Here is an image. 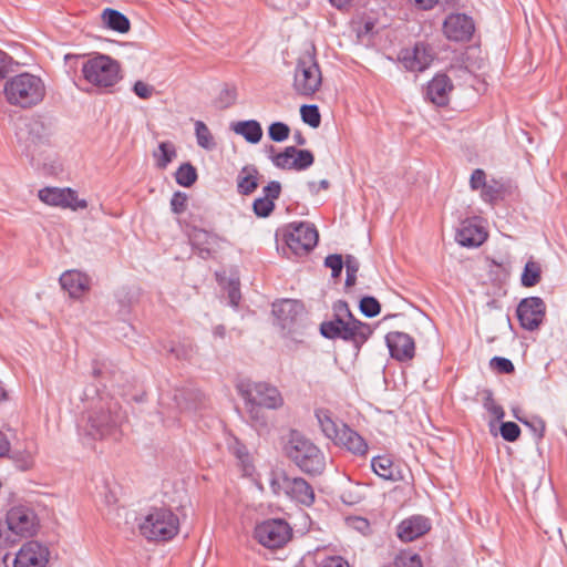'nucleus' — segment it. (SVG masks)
I'll return each mask as SVG.
<instances>
[{"instance_id":"bf43d9fd","label":"nucleus","mask_w":567,"mask_h":567,"mask_svg":"<svg viewBox=\"0 0 567 567\" xmlns=\"http://www.w3.org/2000/svg\"><path fill=\"white\" fill-rule=\"evenodd\" d=\"M239 284L231 281L228 287V299L233 307H237L240 301Z\"/></svg>"},{"instance_id":"c756f323","label":"nucleus","mask_w":567,"mask_h":567,"mask_svg":"<svg viewBox=\"0 0 567 567\" xmlns=\"http://www.w3.org/2000/svg\"><path fill=\"white\" fill-rule=\"evenodd\" d=\"M101 19L105 27L118 33H126L131 29L128 18L115 9H104L101 14Z\"/></svg>"},{"instance_id":"ddd939ff","label":"nucleus","mask_w":567,"mask_h":567,"mask_svg":"<svg viewBox=\"0 0 567 567\" xmlns=\"http://www.w3.org/2000/svg\"><path fill=\"white\" fill-rule=\"evenodd\" d=\"M434 58L433 48L423 41L416 42L413 48L402 49L398 55L403 68L410 72H423L431 65Z\"/></svg>"},{"instance_id":"7ed1b4c3","label":"nucleus","mask_w":567,"mask_h":567,"mask_svg":"<svg viewBox=\"0 0 567 567\" xmlns=\"http://www.w3.org/2000/svg\"><path fill=\"white\" fill-rule=\"evenodd\" d=\"M4 95L11 105L29 109L42 102L45 85L41 78L25 72L6 82Z\"/></svg>"},{"instance_id":"f257e3e1","label":"nucleus","mask_w":567,"mask_h":567,"mask_svg":"<svg viewBox=\"0 0 567 567\" xmlns=\"http://www.w3.org/2000/svg\"><path fill=\"white\" fill-rule=\"evenodd\" d=\"M123 419L120 403L109 394H99L87 410L85 434L93 440L104 439L117 431Z\"/></svg>"},{"instance_id":"4c0bfd02","label":"nucleus","mask_w":567,"mask_h":567,"mask_svg":"<svg viewBox=\"0 0 567 567\" xmlns=\"http://www.w3.org/2000/svg\"><path fill=\"white\" fill-rule=\"evenodd\" d=\"M300 115L302 121L309 126L317 128L321 123V115L317 105H302L300 107Z\"/></svg>"},{"instance_id":"a18cd8bd","label":"nucleus","mask_w":567,"mask_h":567,"mask_svg":"<svg viewBox=\"0 0 567 567\" xmlns=\"http://www.w3.org/2000/svg\"><path fill=\"white\" fill-rule=\"evenodd\" d=\"M502 437L507 442H515L520 435L519 426L512 421L503 422L499 427Z\"/></svg>"},{"instance_id":"20e7f679","label":"nucleus","mask_w":567,"mask_h":567,"mask_svg":"<svg viewBox=\"0 0 567 567\" xmlns=\"http://www.w3.org/2000/svg\"><path fill=\"white\" fill-rule=\"evenodd\" d=\"M179 519L166 507L152 508L140 524L141 534L148 540L166 542L177 535Z\"/></svg>"},{"instance_id":"2f4dec72","label":"nucleus","mask_w":567,"mask_h":567,"mask_svg":"<svg viewBox=\"0 0 567 567\" xmlns=\"http://www.w3.org/2000/svg\"><path fill=\"white\" fill-rule=\"evenodd\" d=\"M371 466L378 476L384 480L395 481L394 464L389 456L373 457L371 461Z\"/></svg>"},{"instance_id":"dca6fc26","label":"nucleus","mask_w":567,"mask_h":567,"mask_svg":"<svg viewBox=\"0 0 567 567\" xmlns=\"http://www.w3.org/2000/svg\"><path fill=\"white\" fill-rule=\"evenodd\" d=\"M270 158L276 167L295 171H305L315 162L312 152L298 150L295 146H287L282 152L271 155Z\"/></svg>"},{"instance_id":"3c124183","label":"nucleus","mask_w":567,"mask_h":567,"mask_svg":"<svg viewBox=\"0 0 567 567\" xmlns=\"http://www.w3.org/2000/svg\"><path fill=\"white\" fill-rule=\"evenodd\" d=\"M502 196V186L497 183L494 184H486L485 187L482 189V198L485 202L494 203L498 200Z\"/></svg>"},{"instance_id":"f704fd0d","label":"nucleus","mask_w":567,"mask_h":567,"mask_svg":"<svg viewBox=\"0 0 567 567\" xmlns=\"http://www.w3.org/2000/svg\"><path fill=\"white\" fill-rule=\"evenodd\" d=\"M175 178L181 186L190 187L197 179L196 168L190 163H184L176 171Z\"/></svg>"},{"instance_id":"ea45409f","label":"nucleus","mask_w":567,"mask_h":567,"mask_svg":"<svg viewBox=\"0 0 567 567\" xmlns=\"http://www.w3.org/2000/svg\"><path fill=\"white\" fill-rule=\"evenodd\" d=\"M344 322V319L334 318L330 321H324L320 324V332L327 339H337Z\"/></svg>"},{"instance_id":"5fc2aeb1","label":"nucleus","mask_w":567,"mask_h":567,"mask_svg":"<svg viewBox=\"0 0 567 567\" xmlns=\"http://www.w3.org/2000/svg\"><path fill=\"white\" fill-rule=\"evenodd\" d=\"M486 175L485 172L481 168H476L473 171L470 178V186L473 190H477L480 188H484L486 185Z\"/></svg>"},{"instance_id":"c9c22d12","label":"nucleus","mask_w":567,"mask_h":567,"mask_svg":"<svg viewBox=\"0 0 567 567\" xmlns=\"http://www.w3.org/2000/svg\"><path fill=\"white\" fill-rule=\"evenodd\" d=\"M195 134L197 138V144L200 147L210 151L216 146L214 137L208 126L204 122L197 121L195 123Z\"/></svg>"},{"instance_id":"864d4df0","label":"nucleus","mask_w":567,"mask_h":567,"mask_svg":"<svg viewBox=\"0 0 567 567\" xmlns=\"http://www.w3.org/2000/svg\"><path fill=\"white\" fill-rule=\"evenodd\" d=\"M133 91L138 97H141L143 100H147V99L152 97V95L155 92V89H154V86H152L143 81H136L133 85Z\"/></svg>"},{"instance_id":"6e6d98bb","label":"nucleus","mask_w":567,"mask_h":567,"mask_svg":"<svg viewBox=\"0 0 567 567\" xmlns=\"http://www.w3.org/2000/svg\"><path fill=\"white\" fill-rule=\"evenodd\" d=\"M13 66L12 58L0 50V80H3L11 73Z\"/></svg>"},{"instance_id":"1a4fd4ad","label":"nucleus","mask_w":567,"mask_h":567,"mask_svg":"<svg viewBox=\"0 0 567 567\" xmlns=\"http://www.w3.org/2000/svg\"><path fill=\"white\" fill-rule=\"evenodd\" d=\"M16 137L27 156H33L34 148L48 141L49 130L40 116L24 117L16 125Z\"/></svg>"},{"instance_id":"c85d7f7f","label":"nucleus","mask_w":567,"mask_h":567,"mask_svg":"<svg viewBox=\"0 0 567 567\" xmlns=\"http://www.w3.org/2000/svg\"><path fill=\"white\" fill-rule=\"evenodd\" d=\"M231 131L243 136L248 143L257 144L262 137V128L256 120L234 122L230 125Z\"/></svg>"},{"instance_id":"9d476101","label":"nucleus","mask_w":567,"mask_h":567,"mask_svg":"<svg viewBox=\"0 0 567 567\" xmlns=\"http://www.w3.org/2000/svg\"><path fill=\"white\" fill-rule=\"evenodd\" d=\"M285 243L296 256H303L311 251L318 243V231L309 223L289 224L284 234Z\"/></svg>"},{"instance_id":"bb28decb","label":"nucleus","mask_w":567,"mask_h":567,"mask_svg":"<svg viewBox=\"0 0 567 567\" xmlns=\"http://www.w3.org/2000/svg\"><path fill=\"white\" fill-rule=\"evenodd\" d=\"M455 238L463 247H478L486 240L487 234L477 225L463 223Z\"/></svg>"},{"instance_id":"0eeeda50","label":"nucleus","mask_w":567,"mask_h":567,"mask_svg":"<svg viewBox=\"0 0 567 567\" xmlns=\"http://www.w3.org/2000/svg\"><path fill=\"white\" fill-rule=\"evenodd\" d=\"M269 483L276 495L285 494L305 506H311L315 502V491L302 477H290L285 471H272Z\"/></svg>"},{"instance_id":"a211bd4d","label":"nucleus","mask_w":567,"mask_h":567,"mask_svg":"<svg viewBox=\"0 0 567 567\" xmlns=\"http://www.w3.org/2000/svg\"><path fill=\"white\" fill-rule=\"evenodd\" d=\"M475 25L471 17L464 13L450 14L443 23L445 37L455 42H465L472 39Z\"/></svg>"},{"instance_id":"58836bf2","label":"nucleus","mask_w":567,"mask_h":567,"mask_svg":"<svg viewBox=\"0 0 567 567\" xmlns=\"http://www.w3.org/2000/svg\"><path fill=\"white\" fill-rule=\"evenodd\" d=\"M360 311L368 318L377 317L381 311V305L374 297L365 296L360 300Z\"/></svg>"},{"instance_id":"cd10ccee","label":"nucleus","mask_w":567,"mask_h":567,"mask_svg":"<svg viewBox=\"0 0 567 567\" xmlns=\"http://www.w3.org/2000/svg\"><path fill=\"white\" fill-rule=\"evenodd\" d=\"M259 178L260 173L255 165L244 166L236 178L238 194L251 195L259 186Z\"/></svg>"},{"instance_id":"a878e982","label":"nucleus","mask_w":567,"mask_h":567,"mask_svg":"<svg viewBox=\"0 0 567 567\" xmlns=\"http://www.w3.org/2000/svg\"><path fill=\"white\" fill-rule=\"evenodd\" d=\"M61 287L69 292L70 297L79 298L89 290L90 280L86 275L78 270H68L59 279Z\"/></svg>"},{"instance_id":"4be33fe9","label":"nucleus","mask_w":567,"mask_h":567,"mask_svg":"<svg viewBox=\"0 0 567 567\" xmlns=\"http://www.w3.org/2000/svg\"><path fill=\"white\" fill-rule=\"evenodd\" d=\"M371 334L372 329L370 324L352 318L346 320L338 338L344 341H351L357 348H360Z\"/></svg>"},{"instance_id":"f3484780","label":"nucleus","mask_w":567,"mask_h":567,"mask_svg":"<svg viewBox=\"0 0 567 567\" xmlns=\"http://www.w3.org/2000/svg\"><path fill=\"white\" fill-rule=\"evenodd\" d=\"M41 202L72 210L84 209L87 207L85 199H79L75 190L71 188L45 187L38 194Z\"/></svg>"},{"instance_id":"69168bd1","label":"nucleus","mask_w":567,"mask_h":567,"mask_svg":"<svg viewBox=\"0 0 567 567\" xmlns=\"http://www.w3.org/2000/svg\"><path fill=\"white\" fill-rule=\"evenodd\" d=\"M352 0H329L332 7L338 10H348Z\"/></svg>"},{"instance_id":"052dcab7","label":"nucleus","mask_w":567,"mask_h":567,"mask_svg":"<svg viewBox=\"0 0 567 567\" xmlns=\"http://www.w3.org/2000/svg\"><path fill=\"white\" fill-rule=\"evenodd\" d=\"M318 567H349V565L341 557L333 556L326 558Z\"/></svg>"},{"instance_id":"e2e57ef3","label":"nucleus","mask_w":567,"mask_h":567,"mask_svg":"<svg viewBox=\"0 0 567 567\" xmlns=\"http://www.w3.org/2000/svg\"><path fill=\"white\" fill-rule=\"evenodd\" d=\"M420 10H430L432 9L439 0H409Z\"/></svg>"},{"instance_id":"774afa93","label":"nucleus","mask_w":567,"mask_h":567,"mask_svg":"<svg viewBox=\"0 0 567 567\" xmlns=\"http://www.w3.org/2000/svg\"><path fill=\"white\" fill-rule=\"evenodd\" d=\"M293 140L297 143V145H300V146H302L307 143L306 137L299 131L295 132Z\"/></svg>"},{"instance_id":"aec40b11","label":"nucleus","mask_w":567,"mask_h":567,"mask_svg":"<svg viewBox=\"0 0 567 567\" xmlns=\"http://www.w3.org/2000/svg\"><path fill=\"white\" fill-rule=\"evenodd\" d=\"M48 548L40 543L31 540L25 543L18 551L14 567H44L48 561Z\"/></svg>"},{"instance_id":"8fccbe9b","label":"nucleus","mask_w":567,"mask_h":567,"mask_svg":"<svg viewBox=\"0 0 567 567\" xmlns=\"http://www.w3.org/2000/svg\"><path fill=\"white\" fill-rule=\"evenodd\" d=\"M187 195L182 192H175L171 199V209L174 214L181 215L187 208Z\"/></svg>"},{"instance_id":"0e129e2a","label":"nucleus","mask_w":567,"mask_h":567,"mask_svg":"<svg viewBox=\"0 0 567 567\" xmlns=\"http://www.w3.org/2000/svg\"><path fill=\"white\" fill-rule=\"evenodd\" d=\"M10 450V443L2 432H0V457L7 455Z\"/></svg>"},{"instance_id":"473e14b6","label":"nucleus","mask_w":567,"mask_h":567,"mask_svg":"<svg viewBox=\"0 0 567 567\" xmlns=\"http://www.w3.org/2000/svg\"><path fill=\"white\" fill-rule=\"evenodd\" d=\"M542 279V267L534 260H528L525 264L520 282L524 287L530 288L536 286Z\"/></svg>"},{"instance_id":"f8f14e48","label":"nucleus","mask_w":567,"mask_h":567,"mask_svg":"<svg viewBox=\"0 0 567 567\" xmlns=\"http://www.w3.org/2000/svg\"><path fill=\"white\" fill-rule=\"evenodd\" d=\"M6 524L12 536L31 537L39 527V520L33 509L25 506L12 507L6 517Z\"/></svg>"},{"instance_id":"603ef678","label":"nucleus","mask_w":567,"mask_h":567,"mask_svg":"<svg viewBox=\"0 0 567 567\" xmlns=\"http://www.w3.org/2000/svg\"><path fill=\"white\" fill-rule=\"evenodd\" d=\"M262 194L265 198L272 200L275 203L276 199L279 198L281 194V184L277 181L269 182L264 188Z\"/></svg>"},{"instance_id":"37998d69","label":"nucleus","mask_w":567,"mask_h":567,"mask_svg":"<svg viewBox=\"0 0 567 567\" xmlns=\"http://www.w3.org/2000/svg\"><path fill=\"white\" fill-rule=\"evenodd\" d=\"M275 209V203L265 197L256 198L252 203V210L258 217H268Z\"/></svg>"},{"instance_id":"72a5a7b5","label":"nucleus","mask_w":567,"mask_h":567,"mask_svg":"<svg viewBox=\"0 0 567 567\" xmlns=\"http://www.w3.org/2000/svg\"><path fill=\"white\" fill-rule=\"evenodd\" d=\"M153 155L156 159L157 167L164 169L176 157V150L173 143L161 142L158 151L154 152Z\"/></svg>"},{"instance_id":"338daca9","label":"nucleus","mask_w":567,"mask_h":567,"mask_svg":"<svg viewBox=\"0 0 567 567\" xmlns=\"http://www.w3.org/2000/svg\"><path fill=\"white\" fill-rule=\"evenodd\" d=\"M355 281H357V274L355 272H347L346 287L354 286Z\"/></svg>"},{"instance_id":"9b49d317","label":"nucleus","mask_w":567,"mask_h":567,"mask_svg":"<svg viewBox=\"0 0 567 567\" xmlns=\"http://www.w3.org/2000/svg\"><path fill=\"white\" fill-rule=\"evenodd\" d=\"M291 536L290 525L280 518L264 520L256 526L254 532L255 539L267 548H280Z\"/></svg>"},{"instance_id":"f03ea898","label":"nucleus","mask_w":567,"mask_h":567,"mask_svg":"<svg viewBox=\"0 0 567 567\" xmlns=\"http://www.w3.org/2000/svg\"><path fill=\"white\" fill-rule=\"evenodd\" d=\"M284 453L306 474H321L326 468V457L321 450L300 432L292 430L284 446Z\"/></svg>"},{"instance_id":"13d9d810","label":"nucleus","mask_w":567,"mask_h":567,"mask_svg":"<svg viewBox=\"0 0 567 567\" xmlns=\"http://www.w3.org/2000/svg\"><path fill=\"white\" fill-rule=\"evenodd\" d=\"M14 543L16 538H13L11 532L8 529L6 522H0V547H6Z\"/></svg>"},{"instance_id":"423d86ee","label":"nucleus","mask_w":567,"mask_h":567,"mask_svg":"<svg viewBox=\"0 0 567 567\" xmlns=\"http://www.w3.org/2000/svg\"><path fill=\"white\" fill-rule=\"evenodd\" d=\"M322 84V74L315 53L306 51L296 64L293 90L301 96H312Z\"/></svg>"},{"instance_id":"a19ab883","label":"nucleus","mask_w":567,"mask_h":567,"mask_svg":"<svg viewBox=\"0 0 567 567\" xmlns=\"http://www.w3.org/2000/svg\"><path fill=\"white\" fill-rule=\"evenodd\" d=\"M290 127L284 122H274L268 127L269 138L274 142H284L289 137Z\"/></svg>"},{"instance_id":"412c9836","label":"nucleus","mask_w":567,"mask_h":567,"mask_svg":"<svg viewBox=\"0 0 567 567\" xmlns=\"http://www.w3.org/2000/svg\"><path fill=\"white\" fill-rule=\"evenodd\" d=\"M188 238L193 248L198 250V254L203 259H207L212 256L219 241V237L216 234L198 227H193L190 229Z\"/></svg>"},{"instance_id":"b1692460","label":"nucleus","mask_w":567,"mask_h":567,"mask_svg":"<svg viewBox=\"0 0 567 567\" xmlns=\"http://www.w3.org/2000/svg\"><path fill=\"white\" fill-rule=\"evenodd\" d=\"M429 519L423 516H412L400 523L398 536L403 542H412L430 530Z\"/></svg>"},{"instance_id":"5701e85b","label":"nucleus","mask_w":567,"mask_h":567,"mask_svg":"<svg viewBox=\"0 0 567 567\" xmlns=\"http://www.w3.org/2000/svg\"><path fill=\"white\" fill-rule=\"evenodd\" d=\"M453 90L451 79L445 74H437L427 84L426 97L437 106H444L449 103V96Z\"/></svg>"},{"instance_id":"393cba45","label":"nucleus","mask_w":567,"mask_h":567,"mask_svg":"<svg viewBox=\"0 0 567 567\" xmlns=\"http://www.w3.org/2000/svg\"><path fill=\"white\" fill-rule=\"evenodd\" d=\"M333 442L355 455L363 456L368 452V444L364 439L344 423H341V431Z\"/></svg>"},{"instance_id":"4d7b16f0","label":"nucleus","mask_w":567,"mask_h":567,"mask_svg":"<svg viewBox=\"0 0 567 567\" xmlns=\"http://www.w3.org/2000/svg\"><path fill=\"white\" fill-rule=\"evenodd\" d=\"M334 319H352L354 318L352 312L349 309V306L346 301L339 300L333 305Z\"/></svg>"},{"instance_id":"4468645a","label":"nucleus","mask_w":567,"mask_h":567,"mask_svg":"<svg viewBox=\"0 0 567 567\" xmlns=\"http://www.w3.org/2000/svg\"><path fill=\"white\" fill-rule=\"evenodd\" d=\"M272 313L284 330L291 332L305 318V307L298 300L284 299L272 303Z\"/></svg>"},{"instance_id":"39448f33","label":"nucleus","mask_w":567,"mask_h":567,"mask_svg":"<svg viewBox=\"0 0 567 567\" xmlns=\"http://www.w3.org/2000/svg\"><path fill=\"white\" fill-rule=\"evenodd\" d=\"M84 79L94 86L109 89L121 80L120 63L106 54H96L82 65Z\"/></svg>"},{"instance_id":"79ce46f5","label":"nucleus","mask_w":567,"mask_h":567,"mask_svg":"<svg viewBox=\"0 0 567 567\" xmlns=\"http://www.w3.org/2000/svg\"><path fill=\"white\" fill-rule=\"evenodd\" d=\"M516 419L533 432L537 441H540L544 437L546 424L543 419L538 416H535L530 420H524L520 416H516Z\"/></svg>"},{"instance_id":"de8ad7c7","label":"nucleus","mask_w":567,"mask_h":567,"mask_svg":"<svg viewBox=\"0 0 567 567\" xmlns=\"http://www.w3.org/2000/svg\"><path fill=\"white\" fill-rule=\"evenodd\" d=\"M483 405L495 419L502 420L504 417V409L495 402L491 391L485 392Z\"/></svg>"},{"instance_id":"e433bc0d","label":"nucleus","mask_w":567,"mask_h":567,"mask_svg":"<svg viewBox=\"0 0 567 567\" xmlns=\"http://www.w3.org/2000/svg\"><path fill=\"white\" fill-rule=\"evenodd\" d=\"M245 405L252 426L256 429L266 427L268 424V419L262 410L265 406L249 403H245Z\"/></svg>"},{"instance_id":"2eb2a0df","label":"nucleus","mask_w":567,"mask_h":567,"mask_svg":"<svg viewBox=\"0 0 567 567\" xmlns=\"http://www.w3.org/2000/svg\"><path fill=\"white\" fill-rule=\"evenodd\" d=\"M516 313L522 328L534 331L545 318L546 305L539 297H528L518 303Z\"/></svg>"},{"instance_id":"6ab92c4d","label":"nucleus","mask_w":567,"mask_h":567,"mask_svg":"<svg viewBox=\"0 0 567 567\" xmlns=\"http://www.w3.org/2000/svg\"><path fill=\"white\" fill-rule=\"evenodd\" d=\"M385 342L393 359L404 362L414 357L415 344L411 336L400 331H391L385 336Z\"/></svg>"},{"instance_id":"680f3d73","label":"nucleus","mask_w":567,"mask_h":567,"mask_svg":"<svg viewBox=\"0 0 567 567\" xmlns=\"http://www.w3.org/2000/svg\"><path fill=\"white\" fill-rule=\"evenodd\" d=\"M343 265L346 266L347 272H355L357 274L360 268L359 260L352 255L346 256V260L343 261Z\"/></svg>"},{"instance_id":"09e8293b","label":"nucleus","mask_w":567,"mask_h":567,"mask_svg":"<svg viewBox=\"0 0 567 567\" xmlns=\"http://www.w3.org/2000/svg\"><path fill=\"white\" fill-rule=\"evenodd\" d=\"M324 266L331 269L333 278L340 277L343 268L342 256L338 254L327 256L324 259Z\"/></svg>"},{"instance_id":"7c9ffc66","label":"nucleus","mask_w":567,"mask_h":567,"mask_svg":"<svg viewBox=\"0 0 567 567\" xmlns=\"http://www.w3.org/2000/svg\"><path fill=\"white\" fill-rule=\"evenodd\" d=\"M315 414L324 436L334 441V439L338 437V434L341 431V424L339 425L332 419V413L328 409H317Z\"/></svg>"},{"instance_id":"49530a36","label":"nucleus","mask_w":567,"mask_h":567,"mask_svg":"<svg viewBox=\"0 0 567 567\" xmlns=\"http://www.w3.org/2000/svg\"><path fill=\"white\" fill-rule=\"evenodd\" d=\"M489 367L498 373L503 374H512L515 372L513 362L509 359L503 357L492 358L489 361Z\"/></svg>"},{"instance_id":"6e6552de","label":"nucleus","mask_w":567,"mask_h":567,"mask_svg":"<svg viewBox=\"0 0 567 567\" xmlns=\"http://www.w3.org/2000/svg\"><path fill=\"white\" fill-rule=\"evenodd\" d=\"M237 390L245 403L258 404L270 410H277L284 404V398L279 390L266 382L241 381L238 383Z\"/></svg>"},{"instance_id":"c03bdc74","label":"nucleus","mask_w":567,"mask_h":567,"mask_svg":"<svg viewBox=\"0 0 567 567\" xmlns=\"http://www.w3.org/2000/svg\"><path fill=\"white\" fill-rule=\"evenodd\" d=\"M237 99V92L235 87L225 86L218 97L216 99V105L219 109H227L231 106Z\"/></svg>"}]
</instances>
